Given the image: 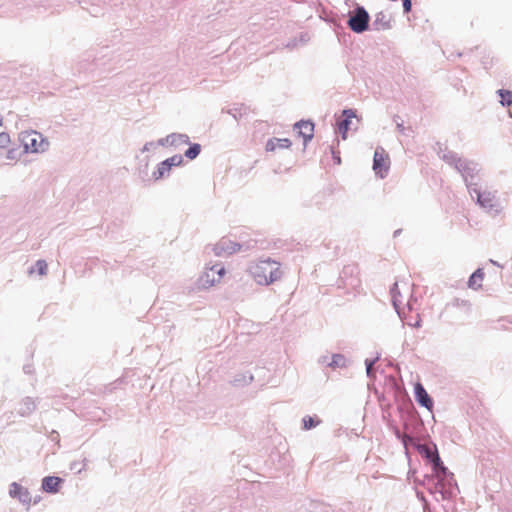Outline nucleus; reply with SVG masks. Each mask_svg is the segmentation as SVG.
I'll return each mask as SVG.
<instances>
[{"label":"nucleus","mask_w":512,"mask_h":512,"mask_svg":"<svg viewBox=\"0 0 512 512\" xmlns=\"http://www.w3.org/2000/svg\"><path fill=\"white\" fill-rule=\"evenodd\" d=\"M422 485L434 496L436 501L452 499L459 492L454 475L448 468L445 472L432 470L431 474H425Z\"/></svg>","instance_id":"1"},{"label":"nucleus","mask_w":512,"mask_h":512,"mask_svg":"<svg viewBox=\"0 0 512 512\" xmlns=\"http://www.w3.org/2000/svg\"><path fill=\"white\" fill-rule=\"evenodd\" d=\"M441 160L460 173L463 179L479 177L481 171L480 165L474 160L460 157L458 153L454 151L445 149Z\"/></svg>","instance_id":"2"},{"label":"nucleus","mask_w":512,"mask_h":512,"mask_svg":"<svg viewBox=\"0 0 512 512\" xmlns=\"http://www.w3.org/2000/svg\"><path fill=\"white\" fill-rule=\"evenodd\" d=\"M411 446L425 459L433 471L445 472L447 467L441 460L437 445L434 442L421 443L418 439H415Z\"/></svg>","instance_id":"3"},{"label":"nucleus","mask_w":512,"mask_h":512,"mask_svg":"<svg viewBox=\"0 0 512 512\" xmlns=\"http://www.w3.org/2000/svg\"><path fill=\"white\" fill-rule=\"evenodd\" d=\"M370 21L371 17L366 8L357 3L349 13L347 26L352 32L362 34L371 30Z\"/></svg>","instance_id":"4"},{"label":"nucleus","mask_w":512,"mask_h":512,"mask_svg":"<svg viewBox=\"0 0 512 512\" xmlns=\"http://www.w3.org/2000/svg\"><path fill=\"white\" fill-rule=\"evenodd\" d=\"M359 269L356 264L345 265L339 274L337 287L347 291L356 290L360 287Z\"/></svg>","instance_id":"5"},{"label":"nucleus","mask_w":512,"mask_h":512,"mask_svg":"<svg viewBox=\"0 0 512 512\" xmlns=\"http://www.w3.org/2000/svg\"><path fill=\"white\" fill-rule=\"evenodd\" d=\"M24 150L23 152L28 153H38L44 152L49 147V142L47 139L43 138L41 133L36 131H32L30 133L21 134L20 138Z\"/></svg>","instance_id":"6"},{"label":"nucleus","mask_w":512,"mask_h":512,"mask_svg":"<svg viewBox=\"0 0 512 512\" xmlns=\"http://www.w3.org/2000/svg\"><path fill=\"white\" fill-rule=\"evenodd\" d=\"M495 193L496 192H491L480 188L470 196L481 208L488 212L498 214L500 212V205L497 201Z\"/></svg>","instance_id":"7"},{"label":"nucleus","mask_w":512,"mask_h":512,"mask_svg":"<svg viewBox=\"0 0 512 512\" xmlns=\"http://www.w3.org/2000/svg\"><path fill=\"white\" fill-rule=\"evenodd\" d=\"M183 164V156L181 154H175L158 163L156 170L152 174V177L154 181L164 179L169 176L173 167H180Z\"/></svg>","instance_id":"8"},{"label":"nucleus","mask_w":512,"mask_h":512,"mask_svg":"<svg viewBox=\"0 0 512 512\" xmlns=\"http://www.w3.org/2000/svg\"><path fill=\"white\" fill-rule=\"evenodd\" d=\"M390 169V158L382 147H377L373 155V170L375 175L384 179Z\"/></svg>","instance_id":"9"},{"label":"nucleus","mask_w":512,"mask_h":512,"mask_svg":"<svg viewBox=\"0 0 512 512\" xmlns=\"http://www.w3.org/2000/svg\"><path fill=\"white\" fill-rule=\"evenodd\" d=\"M357 118V110L345 108L341 111V116L336 119V131L343 140L347 139L348 131L351 129L352 119Z\"/></svg>","instance_id":"10"},{"label":"nucleus","mask_w":512,"mask_h":512,"mask_svg":"<svg viewBox=\"0 0 512 512\" xmlns=\"http://www.w3.org/2000/svg\"><path fill=\"white\" fill-rule=\"evenodd\" d=\"M314 128L315 124L310 119H301L294 124L293 129L297 131L298 136L302 137L304 147L313 139Z\"/></svg>","instance_id":"11"},{"label":"nucleus","mask_w":512,"mask_h":512,"mask_svg":"<svg viewBox=\"0 0 512 512\" xmlns=\"http://www.w3.org/2000/svg\"><path fill=\"white\" fill-rule=\"evenodd\" d=\"M237 251H239L238 242L232 241L227 238H222L213 247V252L216 256H222L224 254L232 255Z\"/></svg>","instance_id":"12"},{"label":"nucleus","mask_w":512,"mask_h":512,"mask_svg":"<svg viewBox=\"0 0 512 512\" xmlns=\"http://www.w3.org/2000/svg\"><path fill=\"white\" fill-rule=\"evenodd\" d=\"M64 481L65 480L59 476H45L41 481V489L45 493L56 494L60 491Z\"/></svg>","instance_id":"13"},{"label":"nucleus","mask_w":512,"mask_h":512,"mask_svg":"<svg viewBox=\"0 0 512 512\" xmlns=\"http://www.w3.org/2000/svg\"><path fill=\"white\" fill-rule=\"evenodd\" d=\"M414 397L416 402L428 410H432L434 406L433 398L427 393L421 383H417L414 386Z\"/></svg>","instance_id":"14"},{"label":"nucleus","mask_w":512,"mask_h":512,"mask_svg":"<svg viewBox=\"0 0 512 512\" xmlns=\"http://www.w3.org/2000/svg\"><path fill=\"white\" fill-rule=\"evenodd\" d=\"M9 495L11 498L18 499L25 505H30L31 496L27 488H24L17 482H12L9 486Z\"/></svg>","instance_id":"15"},{"label":"nucleus","mask_w":512,"mask_h":512,"mask_svg":"<svg viewBox=\"0 0 512 512\" xmlns=\"http://www.w3.org/2000/svg\"><path fill=\"white\" fill-rule=\"evenodd\" d=\"M108 56V47H102L101 51L93 58L94 66L102 71H110L113 68L109 66V62L115 61L119 62V56H112L109 59L105 60Z\"/></svg>","instance_id":"16"},{"label":"nucleus","mask_w":512,"mask_h":512,"mask_svg":"<svg viewBox=\"0 0 512 512\" xmlns=\"http://www.w3.org/2000/svg\"><path fill=\"white\" fill-rule=\"evenodd\" d=\"M189 144V136L184 133H171L157 141L158 146H178Z\"/></svg>","instance_id":"17"},{"label":"nucleus","mask_w":512,"mask_h":512,"mask_svg":"<svg viewBox=\"0 0 512 512\" xmlns=\"http://www.w3.org/2000/svg\"><path fill=\"white\" fill-rule=\"evenodd\" d=\"M36 408H37L36 400L33 399L32 397L27 396V397H24L19 402V407L17 409V413L21 417H28L36 410Z\"/></svg>","instance_id":"18"},{"label":"nucleus","mask_w":512,"mask_h":512,"mask_svg":"<svg viewBox=\"0 0 512 512\" xmlns=\"http://www.w3.org/2000/svg\"><path fill=\"white\" fill-rule=\"evenodd\" d=\"M370 26L371 30L374 31H384L391 29V18H387V15L383 11H380L375 15V19L372 24H370Z\"/></svg>","instance_id":"19"},{"label":"nucleus","mask_w":512,"mask_h":512,"mask_svg":"<svg viewBox=\"0 0 512 512\" xmlns=\"http://www.w3.org/2000/svg\"><path fill=\"white\" fill-rule=\"evenodd\" d=\"M269 260V269H268V277L262 278L259 280L260 285H268L271 283H274L278 279H280L282 272L280 271L279 267H276L277 263L275 261Z\"/></svg>","instance_id":"20"},{"label":"nucleus","mask_w":512,"mask_h":512,"mask_svg":"<svg viewBox=\"0 0 512 512\" xmlns=\"http://www.w3.org/2000/svg\"><path fill=\"white\" fill-rule=\"evenodd\" d=\"M292 145V142L288 138H269L266 142L265 149L266 151H275L276 148L280 149H288Z\"/></svg>","instance_id":"21"},{"label":"nucleus","mask_w":512,"mask_h":512,"mask_svg":"<svg viewBox=\"0 0 512 512\" xmlns=\"http://www.w3.org/2000/svg\"><path fill=\"white\" fill-rule=\"evenodd\" d=\"M485 273L483 268H477L468 278L467 285L473 290H478L482 287L481 282L484 279Z\"/></svg>","instance_id":"22"},{"label":"nucleus","mask_w":512,"mask_h":512,"mask_svg":"<svg viewBox=\"0 0 512 512\" xmlns=\"http://www.w3.org/2000/svg\"><path fill=\"white\" fill-rule=\"evenodd\" d=\"M349 365L348 359L344 354L335 353L332 354L330 362L327 363V367L335 370L337 368H347Z\"/></svg>","instance_id":"23"},{"label":"nucleus","mask_w":512,"mask_h":512,"mask_svg":"<svg viewBox=\"0 0 512 512\" xmlns=\"http://www.w3.org/2000/svg\"><path fill=\"white\" fill-rule=\"evenodd\" d=\"M269 260L261 261L252 271L254 279L259 284V280L268 277Z\"/></svg>","instance_id":"24"},{"label":"nucleus","mask_w":512,"mask_h":512,"mask_svg":"<svg viewBox=\"0 0 512 512\" xmlns=\"http://www.w3.org/2000/svg\"><path fill=\"white\" fill-rule=\"evenodd\" d=\"M302 429L309 431L321 424L322 420L317 415H305L302 420Z\"/></svg>","instance_id":"25"},{"label":"nucleus","mask_w":512,"mask_h":512,"mask_svg":"<svg viewBox=\"0 0 512 512\" xmlns=\"http://www.w3.org/2000/svg\"><path fill=\"white\" fill-rule=\"evenodd\" d=\"M393 434L406 448L408 445H412L415 442L416 437L412 434H406L400 431L397 426L393 427Z\"/></svg>","instance_id":"26"},{"label":"nucleus","mask_w":512,"mask_h":512,"mask_svg":"<svg viewBox=\"0 0 512 512\" xmlns=\"http://www.w3.org/2000/svg\"><path fill=\"white\" fill-rule=\"evenodd\" d=\"M496 94L500 98L499 103L502 107L508 108L512 105V90L501 88L496 91Z\"/></svg>","instance_id":"27"},{"label":"nucleus","mask_w":512,"mask_h":512,"mask_svg":"<svg viewBox=\"0 0 512 512\" xmlns=\"http://www.w3.org/2000/svg\"><path fill=\"white\" fill-rule=\"evenodd\" d=\"M189 147L184 151L183 157H186L188 160H194L196 159L201 151L202 146L199 143H191L189 141V144H187Z\"/></svg>","instance_id":"28"},{"label":"nucleus","mask_w":512,"mask_h":512,"mask_svg":"<svg viewBox=\"0 0 512 512\" xmlns=\"http://www.w3.org/2000/svg\"><path fill=\"white\" fill-rule=\"evenodd\" d=\"M253 380H254V376L250 372H245V373L237 374L234 377L232 384L234 386L241 387V386H246V385L252 383Z\"/></svg>","instance_id":"29"},{"label":"nucleus","mask_w":512,"mask_h":512,"mask_svg":"<svg viewBox=\"0 0 512 512\" xmlns=\"http://www.w3.org/2000/svg\"><path fill=\"white\" fill-rule=\"evenodd\" d=\"M48 271V265L47 262L43 259H39L35 262L33 266H31L28 270L29 274H32L34 272H37L38 275L44 276L47 274Z\"/></svg>","instance_id":"30"},{"label":"nucleus","mask_w":512,"mask_h":512,"mask_svg":"<svg viewBox=\"0 0 512 512\" xmlns=\"http://www.w3.org/2000/svg\"><path fill=\"white\" fill-rule=\"evenodd\" d=\"M217 282L216 278L210 277V274L205 272L203 275H201L198 279V286L202 289H207L211 286H213Z\"/></svg>","instance_id":"31"},{"label":"nucleus","mask_w":512,"mask_h":512,"mask_svg":"<svg viewBox=\"0 0 512 512\" xmlns=\"http://www.w3.org/2000/svg\"><path fill=\"white\" fill-rule=\"evenodd\" d=\"M380 359V354L377 353L376 357L374 358H366L364 361L365 369H366V375L368 378H374L375 372L373 370L374 364Z\"/></svg>","instance_id":"32"},{"label":"nucleus","mask_w":512,"mask_h":512,"mask_svg":"<svg viewBox=\"0 0 512 512\" xmlns=\"http://www.w3.org/2000/svg\"><path fill=\"white\" fill-rule=\"evenodd\" d=\"M258 242L259 241L256 239L241 240L238 242L239 251H248L254 249L257 247Z\"/></svg>","instance_id":"33"},{"label":"nucleus","mask_w":512,"mask_h":512,"mask_svg":"<svg viewBox=\"0 0 512 512\" xmlns=\"http://www.w3.org/2000/svg\"><path fill=\"white\" fill-rule=\"evenodd\" d=\"M478 178H479V177H473V178L468 177V178H466V179H463V181H464V183H465V185H466V187H467L468 192H469V194H470V195H473V193H474L475 191H477L478 189H480V188H481V187L478 185V183H477V179H478Z\"/></svg>","instance_id":"34"},{"label":"nucleus","mask_w":512,"mask_h":512,"mask_svg":"<svg viewBox=\"0 0 512 512\" xmlns=\"http://www.w3.org/2000/svg\"><path fill=\"white\" fill-rule=\"evenodd\" d=\"M448 305H451L453 307L457 308H465L467 312L471 309V304L468 300L460 299V298H454L451 303Z\"/></svg>","instance_id":"35"},{"label":"nucleus","mask_w":512,"mask_h":512,"mask_svg":"<svg viewBox=\"0 0 512 512\" xmlns=\"http://www.w3.org/2000/svg\"><path fill=\"white\" fill-rule=\"evenodd\" d=\"M393 122L396 124V129L399 133L406 135V131H412L411 127L406 128L403 124V120L399 115L393 116Z\"/></svg>","instance_id":"36"},{"label":"nucleus","mask_w":512,"mask_h":512,"mask_svg":"<svg viewBox=\"0 0 512 512\" xmlns=\"http://www.w3.org/2000/svg\"><path fill=\"white\" fill-rule=\"evenodd\" d=\"M86 461H87L86 459H84L82 462H80V461H73L70 464V470L73 471L76 474H80L85 469Z\"/></svg>","instance_id":"37"},{"label":"nucleus","mask_w":512,"mask_h":512,"mask_svg":"<svg viewBox=\"0 0 512 512\" xmlns=\"http://www.w3.org/2000/svg\"><path fill=\"white\" fill-rule=\"evenodd\" d=\"M242 108H243V104H241L238 107H233V108H230V109H227V110L223 109L222 111L228 113L229 115H231L235 120H238L239 117L242 116V112H241Z\"/></svg>","instance_id":"38"},{"label":"nucleus","mask_w":512,"mask_h":512,"mask_svg":"<svg viewBox=\"0 0 512 512\" xmlns=\"http://www.w3.org/2000/svg\"><path fill=\"white\" fill-rule=\"evenodd\" d=\"M390 293H391V296H392V304L395 307V309H397L398 308L397 296H400V292H399L398 284L397 283H394L392 285V287L390 288Z\"/></svg>","instance_id":"39"},{"label":"nucleus","mask_w":512,"mask_h":512,"mask_svg":"<svg viewBox=\"0 0 512 512\" xmlns=\"http://www.w3.org/2000/svg\"><path fill=\"white\" fill-rule=\"evenodd\" d=\"M20 156H21V153L19 151V148H17V147L8 149V151L6 153V158L9 160H17L20 158Z\"/></svg>","instance_id":"40"},{"label":"nucleus","mask_w":512,"mask_h":512,"mask_svg":"<svg viewBox=\"0 0 512 512\" xmlns=\"http://www.w3.org/2000/svg\"><path fill=\"white\" fill-rule=\"evenodd\" d=\"M10 141V135L7 132L0 133V149L6 148Z\"/></svg>","instance_id":"41"},{"label":"nucleus","mask_w":512,"mask_h":512,"mask_svg":"<svg viewBox=\"0 0 512 512\" xmlns=\"http://www.w3.org/2000/svg\"><path fill=\"white\" fill-rule=\"evenodd\" d=\"M328 148L332 154V159H333L334 163L336 165H340L341 164L340 152L338 150H336L334 146H329Z\"/></svg>","instance_id":"42"},{"label":"nucleus","mask_w":512,"mask_h":512,"mask_svg":"<svg viewBox=\"0 0 512 512\" xmlns=\"http://www.w3.org/2000/svg\"><path fill=\"white\" fill-rule=\"evenodd\" d=\"M49 439L60 448V435L56 430H52L49 434Z\"/></svg>","instance_id":"43"},{"label":"nucleus","mask_w":512,"mask_h":512,"mask_svg":"<svg viewBox=\"0 0 512 512\" xmlns=\"http://www.w3.org/2000/svg\"><path fill=\"white\" fill-rule=\"evenodd\" d=\"M214 268H217V275H218V278H216L217 281H219L223 275L225 274V268L223 265H214L210 268L211 271H214Z\"/></svg>","instance_id":"44"},{"label":"nucleus","mask_w":512,"mask_h":512,"mask_svg":"<svg viewBox=\"0 0 512 512\" xmlns=\"http://www.w3.org/2000/svg\"><path fill=\"white\" fill-rule=\"evenodd\" d=\"M402 7H403V13L409 14L412 10V1L411 0H403Z\"/></svg>","instance_id":"45"},{"label":"nucleus","mask_w":512,"mask_h":512,"mask_svg":"<svg viewBox=\"0 0 512 512\" xmlns=\"http://www.w3.org/2000/svg\"><path fill=\"white\" fill-rule=\"evenodd\" d=\"M445 149H448V148L446 146L443 147V145L440 142H437L434 146V151L437 153V155L439 156L440 159H441V156L443 155Z\"/></svg>","instance_id":"46"},{"label":"nucleus","mask_w":512,"mask_h":512,"mask_svg":"<svg viewBox=\"0 0 512 512\" xmlns=\"http://www.w3.org/2000/svg\"><path fill=\"white\" fill-rule=\"evenodd\" d=\"M156 146H158L157 142H153V141L146 142L142 148V152H148V151H150L151 148H154Z\"/></svg>","instance_id":"47"},{"label":"nucleus","mask_w":512,"mask_h":512,"mask_svg":"<svg viewBox=\"0 0 512 512\" xmlns=\"http://www.w3.org/2000/svg\"><path fill=\"white\" fill-rule=\"evenodd\" d=\"M23 372L27 375H31L34 373L33 365L31 363H26L23 366Z\"/></svg>","instance_id":"48"},{"label":"nucleus","mask_w":512,"mask_h":512,"mask_svg":"<svg viewBox=\"0 0 512 512\" xmlns=\"http://www.w3.org/2000/svg\"><path fill=\"white\" fill-rule=\"evenodd\" d=\"M308 40H309V35H308V33H306V32H302V33H300V35H299V41H300V42H302V43H306V42H308Z\"/></svg>","instance_id":"49"},{"label":"nucleus","mask_w":512,"mask_h":512,"mask_svg":"<svg viewBox=\"0 0 512 512\" xmlns=\"http://www.w3.org/2000/svg\"><path fill=\"white\" fill-rule=\"evenodd\" d=\"M328 362L329 361H328V356L327 355L320 356L319 359H318V363L322 364V365H326L327 366Z\"/></svg>","instance_id":"50"},{"label":"nucleus","mask_w":512,"mask_h":512,"mask_svg":"<svg viewBox=\"0 0 512 512\" xmlns=\"http://www.w3.org/2000/svg\"><path fill=\"white\" fill-rule=\"evenodd\" d=\"M462 56V53L461 52H457L456 54L454 53H451L447 58L448 60H454L456 57H461Z\"/></svg>","instance_id":"51"},{"label":"nucleus","mask_w":512,"mask_h":512,"mask_svg":"<svg viewBox=\"0 0 512 512\" xmlns=\"http://www.w3.org/2000/svg\"><path fill=\"white\" fill-rule=\"evenodd\" d=\"M297 46V38H294L293 40H291L290 42H288L287 44V47L288 48H294Z\"/></svg>","instance_id":"52"},{"label":"nucleus","mask_w":512,"mask_h":512,"mask_svg":"<svg viewBox=\"0 0 512 512\" xmlns=\"http://www.w3.org/2000/svg\"><path fill=\"white\" fill-rule=\"evenodd\" d=\"M423 427V424L421 421L417 420L415 423H414V431L417 432L418 429L422 428Z\"/></svg>","instance_id":"53"},{"label":"nucleus","mask_w":512,"mask_h":512,"mask_svg":"<svg viewBox=\"0 0 512 512\" xmlns=\"http://www.w3.org/2000/svg\"><path fill=\"white\" fill-rule=\"evenodd\" d=\"M401 233H402V229H397V230H395V231H394V233H393V237H394V238H396V237H398Z\"/></svg>","instance_id":"54"},{"label":"nucleus","mask_w":512,"mask_h":512,"mask_svg":"<svg viewBox=\"0 0 512 512\" xmlns=\"http://www.w3.org/2000/svg\"><path fill=\"white\" fill-rule=\"evenodd\" d=\"M490 262L495 265V266H498V267H502L497 261L493 260V259H490Z\"/></svg>","instance_id":"55"},{"label":"nucleus","mask_w":512,"mask_h":512,"mask_svg":"<svg viewBox=\"0 0 512 512\" xmlns=\"http://www.w3.org/2000/svg\"><path fill=\"white\" fill-rule=\"evenodd\" d=\"M414 327H420L421 326V320L418 319L414 324H413Z\"/></svg>","instance_id":"56"},{"label":"nucleus","mask_w":512,"mask_h":512,"mask_svg":"<svg viewBox=\"0 0 512 512\" xmlns=\"http://www.w3.org/2000/svg\"><path fill=\"white\" fill-rule=\"evenodd\" d=\"M404 429L405 430H409L410 429V425L407 422L404 423Z\"/></svg>","instance_id":"57"},{"label":"nucleus","mask_w":512,"mask_h":512,"mask_svg":"<svg viewBox=\"0 0 512 512\" xmlns=\"http://www.w3.org/2000/svg\"><path fill=\"white\" fill-rule=\"evenodd\" d=\"M280 172H281V171H280V168L274 169V173H275V174H278V173H280Z\"/></svg>","instance_id":"58"},{"label":"nucleus","mask_w":512,"mask_h":512,"mask_svg":"<svg viewBox=\"0 0 512 512\" xmlns=\"http://www.w3.org/2000/svg\"><path fill=\"white\" fill-rule=\"evenodd\" d=\"M39 500H40V497L35 498V500H34V504H37Z\"/></svg>","instance_id":"59"},{"label":"nucleus","mask_w":512,"mask_h":512,"mask_svg":"<svg viewBox=\"0 0 512 512\" xmlns=\"http://www.w3.org/2000/svg\"><path fill=\"white\" fill-rule=\"evenodd\" d=\"M322 512H332L330 509L326 508L325 510H323Z\"/></svg>","instance_id":"60"},{"label":"nucleus","mask_w":512,"mask_h":512,"mask_svg":"<svg viewBox=\"0 0 512 512\" xmlns=\"http://www.w3.org/2000/svg\"><path fill=\"white\" fill-rule=\"evenodd\" d=\"M0 122H2V118L0 117Z\"/></svg>","instance_id":"61"}]
</instances>
